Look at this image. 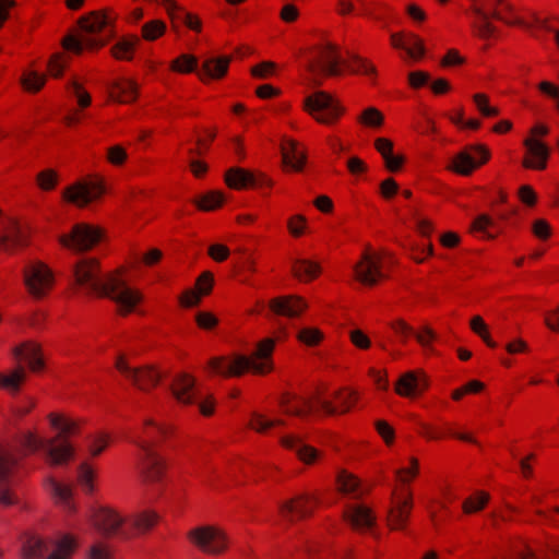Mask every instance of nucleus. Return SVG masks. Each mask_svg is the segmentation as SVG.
<instances>
[{
    "label": "nucleus",
    "mask_w": 559,
    "mask_h": 559,
    "mask_svg": "<svg viewBox=\"0 0 559 559\" xmlns=\"http://www.w3.org/2000/svg\"><path fill=\"white\" fill-rule=\"evenodd\" d=\"M76 284L88 293L107 297L115 301L121 314L132 312L141 301V294L128 286L118 275L104 276L97 260L86 258L79 261L74 267Z\"/></svg>",
    "instance_id": "f257e3e1"
},
{
    "label": "nucleus",
    "mask_w": 559,
    "mask_h": 559,
    "mask_svg": "<svg viewBox=\"0 0 559 559\" xmlns=\"http://www.w3.org/2000/svg\"><path fill=\"white\" fill-rule=\"evenodd\" d=\"M52 428L59 431V435L52 439H44L33 432H26L22 437V447L28 452L43 451L52 465H60L70 460L74 454V449L64 438L74 433L76 424L61 415L50 414L48 416Z\"/></svg>",
    "instance_id": "f03ea898"
},
{
    "label": "nucleus",
    "mask_w": 559,
    "mask_h": 559,
    "mask_svg": "<svg viewBox=\"0 0 559 559\" xmlns=\"http://www.w3.org/2000/svg\"><path fill=\"white\" fill-rule=\"evenodd\" d=\"M274 347V338H264L257 344L250 356L214 357L209 361V368L212 372L224 377H239L248 370L255 374H265L273 370Z\"/></svg>",
    "instance_id": "7ed1b4c3"
},
{
    "label": "nucleus",
    "mask_w": 559,
    "mask_h": 559,
    "mask_svg": "<svg viewBox=\"0 0 559 559\" xmlns=\"http://www.w3.org/2000/svg\"><path fill=\"white\" fill-rule=\"evenodd\" d=\"M95 530L106 538L129 539L138 533L150 530L157 521V515L144 512L132 518H124L110 509H99L92 518Z\"/></svg>",
    "instance_id": "20e7f679"
},
{
    "label": "nucleus",
    "mask_w": 559,
    "mask_h": 559,
    "mask_svg": "<svg viewBox=\"0 0 559 559\" xmlns=\"http://www.w3.org/2000/svg\"><path fill=\"white\" fill-rule=\"evenodd\" d=\"M112 19L99 12H92L79 20L80 27L84 35L78 37L73 34L67 35L62 40L66 50L81 53L84 48L93 49L105 45L108 36L97 37L94 35L107 31Z\"/></svg>",
    "instance_id": "39448f33"
},
{
    "label": "nucleus",
    "mask_w": 559,
    "mask_h": 559,
    "mask_svg": "<svg viewBox=\"0 0 559 559\" xmlns=\"http://www.w3.org/2000/svg\"><path fill=\"white\" fill-rule=\"evenodd\" d=\"M75 548V540L64 535L58 540L43 539L38 536H28L23 544V556L35 559L47 556V559H70Z\"/></svg>",
    "instance_id": "423d86ee"
},
{
    "label": "nucleus",
    "mask_w": 559,
    "mask_h": 559,
    "mask_svg": "<svg viewBox=\"0 0 559 559\" xmlns=\"http://www.w3.org/2000/svg\"><path fill=\"white\" fill-rule=\"evenodd\" d=\"M304 107L318 122L324 124L333 123L343 112L341 105L331 94L324 91H317L307 96L304 100Z\"/></svg>",
    "instance_id": "0eeeda50"
},
{
    "label": "nucleus",
    "mask_w": 559,
    "mask_h": 559,
    "mask_svg": "<svg viewBox=\"0 0 559 559\" xmlns=\"http://www.w3.org/2000/svg\"><path fill=\"white\" fill-rule=\"evenodd\" d=\"M187 537L198 549L213 556L223 554L228 545L226 534L212 525L197 526L188 532Z\"/></svg>",
    "instance_id": "6e6552de"
},
{
    "label": "nucleus",
    "mask_w": 559,
    "mask_h": 559,
    "mask_svg": "<svg viewBox=\"0 0 559 559\" xmlns=\"http://www.w3.org/2000/svg\"><path fill=\"white\" fill-rule=\"evenodd\" d=\"M23 277L28 293L36 299L45 297L55 283L51 270L40 261L29 262L23 270Z\"/></svg>",
    "instance_id": "1a4fd4ad"
},
{
    "label": "nucleus",
    "mask_w": 559,
    "mask_h": 559,
    "mask_svg": "<svg viewBox=\"0 0 559 559\" xmlns=\"http://www.w3.org/2000/svg\"><path fill=\"white\" fill-rule=\"evenodd\" d=\"M473 2L472 4V12L477 17V22L474 23V27L477 32V34L483 38H488L492 36L496 33L495 25L490 22V19H496L499 21H503L504 23L509 25H518L521 27H524L526 29H530V25L525 23L520 17L514 19H507L504 17L498 10L493 9L492 11H486L485 8L480 4H478L477 0H471Z\"/></svg>",
    "instance_id": "9d476101"
},
{
    "label": "nucleus",
    "mask_w": 559,
    "mask_h": 559,
    "mask_svg": "<svg viewBox=\"0 0 559 559\" xmlns=\"http://www.w3.org/2000/svg\"><path fill=\"white\" fill-rule=\"evenodd\" d=\"M102 239V230L87 224H76L68 235L59 237V242L74 251H87Z\"/></svg>",
    "instance_id": "9b49d317"
},
{
    "label": "nucleus",
    "mask_w": 559,
    "mask_h": 559,
    "mask_svg": "<svg viewBox=\"0 0 559 559\" xmlns=\"http://www.w3.org/2000/svg\"><path fill=\"white\" fill-rule=\"evenodd\" d=\"M548 128L543 124H537L531 129V138L524 140L530 158L524 159L523 166L533 169H545L547 159L550 154L549 147L542 141L537 140V135H546Z\"/></svg>",
    "instance_id": "f8f14e48"
},
{
    "label": "nucleus",
    "mask_w": 559,
    "mask_h": 559,
    "mask_svg": "<svg viewBox=\"0 0 559 559\" xmlns=\"http://www.w3.org/2000/svg\"><path fill=\"white\" fill-rule=\"evenodd\" d=\"M141 449L140 471L146 483H157L163 478L165 465L163 459L154 451L150 440H134Z\"/></svg>",
    "instance_id": "ddd939ff"
},
{
    "label": "nucleus",
    "mask_w": 559,
    "mask_h": 559,
    "mask_svg": "<svg viewBox=\"0 0 559 559\" xmlns=\"http://www.w3.org/2000/svg\"><path fill=\"white\" fill-rule=\"evenodd\" d=\"M105 193L103 183L98 180L78 181L63 191V199L80 207L99 199Z\"/></svg>",
    "instance_id": "4468645a"
},
{
    "label": "nucleus",
    "mask_w": 559,
    "mask_h": 559,
    "mask_svg": "<svg viewBox=\"0 0 559 559\" xmlns=\"http://www.w3.org/2000/svg\"><path fill=\"white\" fill-rule=\"evenodd\" d=\"M116 368L142 391L155 386L160 379L159 373L151 367H131L123 356L117 358Z\"/></svg>",
    "instance_id": "2eb2a0df"
},
{
    "label": "nucleus",
    "mask_w": 559,
    "mask_h": 559,
    "mask_svg": "<svg viewBox=\"0 0 559 559\" xmlns=\"http://www.w3.org/2000/svg\"><path fill=\"white\" fill-rule=\"evenodd\" d=\"M337 46L326 43L317 49V61L309 66L312 73L321 72L328 76H337L341 74Z\"/></svg>",
    "instance_id": "dca6fc26"
},
{
    "label": "nucleus",
    "mask_w": 559,
    "mask_h": 559,
    "mask_svg": "<svg viewBox=\"0 0 559 559\" xmlns=\"http://www.w3.org/2000/svg\"><path fill=\"white\" fill-rule=\"evenodd\" d=\"M16 462V457L11 452L0 449V503L4 506L15 503L12 485Z\"/></svg>",
    "instance_id": "f3484780"
},
{
    "label": "nucleus",
    "mask_w": 559,
    "mask_h": 559,
    "mask_svg": "<svg viewBox=\"0 0 559 559\" xmlns=\"http://www.w3.org/2000/svg\"><path fill=\"white\" fill-rule=\"evenodd\" d=\"M355 277L361 284L374 286L384 277L381 258L377 254L365 252L361 260L354 266Z\"/></svg>",
    "instance_id": "a211bd4d"
},
{
    "label": "nucleus",
    "mask_w": 559,
    "mask_h": 559,
    "mask_svg": "<svg viewBox=\"0 0 559 559\" xmlns=\"http://www.w3.org/2000/svg\"><path fill=\"white\" fill-rule=\"evenodd\" d=\"M490 157L489 151L483 145H472L469 150L460 152L453 160V170L468 176L480 164Z\"/></svg>",
    "instance_id": "6ab92c4d"
},
{
    "label": "nucleus",
    "mask_w": 559,
    "mask_h": 559,
    "mask_svg": "<svg viewBox=\"0 0 559 559\" xmlns=\"http://www.w3.org/2000/svg\"><path fill=\"white\" fill-rule=\"evenodd\" d=\"M2 225L3 231L0 233L1 251L11 253L16 248L27 243V234L15 218L8 217Z\"/></svg>",
    "instance_id": "aec40b11"
},
{
    "label": "nucleus",
    "mask_w": 559,
    "mask_h": 559,
    "mask_svg": "<svg viewBox=\"0 0 559 559\" xmlns=\"http://www.w3.org/2000/svg\"><path fill=\"white\" fill-rule=\"evenodd\" d=\"M170 389L177 402L183 405H191L200 399L195 389V379L188 373L177 374Z\"/></svg>",
    "instance_id": "412c9836"
},
{
    "label": "nucleus",
    "mask_w": 559,
    "mask_h": 559,
    "mask_svg": "<svg viewBox=\"0 0 559 559\" xmlns=\"http://www.w3.org/2000/svg\"><path fill=\"white\" fill-rule=\"evenodd\" d=\"M391 328L402 342L405 343L409 336H414L426 350L432 352L431 342L437 338V335L429 326L425 325L420 331L415 332L404 320L397 319L391 323Z\"/></svg>",
    "instance_id": "4be33fe9"
},
{
    "label": "nucleus",
    "mask_w": 559,
    "mask_h": 559,
    "mask_svg": "<svg viewBox=\"0 0 559 559\" xmlns=\"http://www.w3.org/2000/svg\"><path fill=\"white\" fill-rule=\"evenodd\" d=\"M413 508L412 496H397L388 511V523L391 530H404Z\"/></svg>",
    "instance_id": "5701e85b"
},
{
    "label": "nucleus",
    "mask_w": 559,
    "mask_h": 559,
    "mask_svg": "<svg viewBox=\"0 0 559 559\" xmlns=\"http://www.w3.org/2000/svg\"><path fill=\"white\" fill-rule=\"evenodd\" d=\"M428 386L424 373L408 371L400 377L395 384V391L401 396L414 397L421 394Z\"/></svg>",
    "instance_id": "b1692460"
},
{
    "label": "nucleus",
    "mask_w": 559,
    "mask_h": 559,
    "mask_svg": "<svg viewBox=\"0 0 559 559\" xmlns=\"http://www.w3.org/2000/svg\"><path fill=\"white\" fill-rule=\"evenodd\" d=\"M312 501H314V498L301 495L293 500L282 503L280 512L285 520L293 522L295 518L302 519L311 514L312 508L310 504Z\"/></svg>",
    "instance_id": "393cba45"
},
{
    "label": "nucleus",
    "mask_w": 559,
    "mask_h": 559,
    "mask_svg": "<svg viewBox=\"0 0 559 559\" xmlns=\"http://www.w3.org/2000/svg\"><path fill=\"white\" fill-rule=\"evenodd\" d=\"M213 287V275L211 272H204L197 281V288L186 290L180 297V302L185 307H194L199 305L201 295H207Z\"/></svg>",
    "instance_id": "a878e982"
},
{
    "label": "nucleus",
    "mask_w": 559,
    "mask_h": 559,
    "mask_svg": "<svg viewBox=\"0 0 559 559\" xmlns=\"http://www.w3.org/2000/svg\"><path fill=\"white\" fill-rule=\"evenodd\" d=\"M230 61L229 56L210 57L204 60L198 74L202 80L204 78L219 80L226 75Z\"/></svg>",
    "instance_id": "bb28decb"
},
{
    "label": "nucleus",
    "mask_w": 559,
    "mask_h": 559,
    "mask_svg": "<svg viewBox=\"0 0 559 559\" xmlns=\"http://www.w3.org/2000/svg\"><path fill=\"white\" fill-rule=\"evenodd\" d=\"M345 520L355 530H367L373 526L376 518L372 511L360 504L349 507L344 513Z\"/></svg>",
    "instance_id": "cd10ccee"
},
{
    "label": "nucleus",
    "mask_w": 559,
    "mask_h": 559,
    "mask_svg": "<svg viewBox=\"0 0 559 559\" xmlns=\"http://www.w3.org/2000/svg\"><path fill=\"white\" fill-rule=\"evenodd\" d=\"M13 355L16 359H25L32 371H39L44 367L40 356L39 345L27 341L13 348Z\"/></svg>",
    "instance_id": "c85d7f7f"
},
{
    "label": "nucleus",
    "mask_w": 559,
    "mask_h": 559,
    "mask_svg": "<svg viewBox=\"0 0 559 559\" xmlns=\"http://www.w3.org/2000/svg\"><path fill=\"white\" fill-rule=\"evenodd\" d=\"M282 158L285 166L293 170L300 171L306 162V155L298 148L296 141L287 139L281 146Z\"/></svg>",
    "instance_id": "c756f323"
},
{
    "label": "nucleus",
    "mask_w": 559,
    "mask_h": 559,
    "mask_svg": "<svg viewBox=\"0 0 559 559\" xmlns=\"http://www.w3.org/2000/svg\"><path fill=\"white\" fill-rule=\"evenodd\" d=\"M282 444L296 452L299 460L306 464H312L319 457V452L314 448L306 444L300 438L287 436L282 438Z\"/></svg>",
    "instance_id": "7c9ffc66"
},
{
    "label": "nucleus",
    "mask_w": 559,
    "mask_h": 559,
    "mask_svg": "<svg viewBox=\"0 0 559 559\" xmlns=\"http://www.w3.org/2000/svg\"><path fill=\"white\" fill-rule=\"evenodd\" d=\"M281 405L284 407L285 413L298 417H305L313 412L312 401L305 397H297L289 393H285L281 399Z\"/></svg>",
    "instance_id": "2f4dec72"
},
{
    "label": "nucleus",
    "mask_w": 559,
    "mask_h": 559,
    "mask_svg": "<svg viewBox=\"0 0 559 559\" xmlns=\"http://www.w3.org/2000/svg\"><path fill=\"white\" fill-rule=\"evenodd\" d=\"M138 96V85L131 80H119L111 84L109 97L119 103H130Z\"/></svg>",
    "instance_id": "473e14b6"
},
{
    "label": "nucleus",
    "mask_w": 559,
    "mask_h": 559,
    "mask_svg": "<svg viewBox=\"0 0 559 559\" xmlns=\"http://www.w3.org/2000/svg\"><path fill=\"white\" fill-rule=\"evenodd\" d=\"M305 308V301L298 297H281L271 302V309L275 313L290 318L299 316Z\"/></svg>",
    "instance_id": "72a5a7b5"
},
{
    "label": "nucleus",
    "mask_w": 559,
    "mask_h": 559,
    "mask_svg": "<svg viewBox=\"0 0 559 559\" xmlns=\"http://www.w3.org/2000/svg\"><path fill=\"white\" fill-rule=\"evenodd\" d=\"M391 43L393 47L406 50L408 56L413 59H419L424 56L425 50L423 41L415 35L411 34L404 38L400 34H393L391 36Z\"/></svg>",
    "instance_id": "f704fd0d"
},
{
    "label": "nucleus",
    "mask_w": 559,
    "mask_h": 559,
    "mask_svg": "<svg viewBox=\"0 0 559 559\" xmlns=\"http://www.w3.org/2000/svg\"><path fill=\"white\" fill-rule=\"evenodd\" d=\"M376 148L384 159L385 167L390 171H397L403 165V157L393 154V143L389 139L379 138L376 140Z\"/></svg>",
    "instance_id": "c9c22d12"
},
{
    "label": "nucleus",
    "mask_w": 559,
    "mask_h": 559,
    "mask_svg": "<svg viewBox=\"0 0 559 559\" xmlns=\"http://www.w3.org/2000/svg\"><path fill=\"white\" fill-rule=\"evenodd\" d=\"M163 4L165 5V8L173 21H175V20L181 21L189 28H191L195 32L201 31V21L197 16L192 15L191 13L186 12L174 0H163Z\"/></svg>",
    "instance_id": "e433bc0d"
},
{
    "label": "nucleus",
    "mask_w": 559,
    "mask_h": 559,
    "mask_svg": "<svg viewBox=\"0 0 559 559\" xmlns=\"http://www.w3.org/2000/svg\"><path fill=\"white\" fill-rule=\"evenodd\" d=\"M334 397L340 400V411L335 405L332 404L331 401L321 399L319 395L316 397L318 406L323 411L324 414L335 415L337 413L348 412L353 401L355 400V392H348L347 394H343L342 392H335Z\"/></svg>",
    "instance_id": "4c0bfd02"
},
{
    "label": "nucleus",
    "mask_w": 559,
    "mask_h": 559,
    "mask_svg": "<svg viewBox=\"0 0 559 559\" xmlns=\"http://www.w3.org/2000/svg\"><path fill=\"white\" fill-rule=\"evenodd\" d=\"M226 183L234 189H245L255 185L253 174L242 168H230L226 173Z\"/></svg>",
    "instance_id": "58836bf2"
},
{
    "label": "nucleus",
    "mask_w": 559,
    "mask_h": 559,
    "mask_svg": "<svg viewBox=\"0 0 559 559\" xmlns=\"http://www.w3.org/2000/svg\"><path fill=\"white\" fill-rule=\"evenodd\" d=\"M25 369L21 366L9 374L0 373V388H4L12 393H17L20 385L25 380Z\"/></svg>",
    "instance_id": "ea45409f"
},
{
    "label": "nucleus",
    "mask_w": 559,
    "mask_h": 559,
    "mask_svg": "<svg viewBox=\"0 0 559 559\" xmlns=\"http://www.w3.org/2000/svg\"><path fill=\"white\" fill-rule=\"evenodd\" d=\"M292 271L299 280H312L320 273V266L308 260H296Z\"/></svg>",
    "instance_id": "a19ab883"
},
{
    "label": "nucleus",
    "mask_w": 559,
    "mask_h": 559,
    "mask_svg": "<svg viewBox=\"0 0 559 559\" xmlns=\"http://www.w3.org/2000/svg\"><path fill=\"white\" fill-rule=\"evenodd\" d=\"M50 490L59 503L63 504L64 508L72 510V487L69 485L60 484L58 481H50Z\"/></svg>",
    "instance_id": "79ce46f5"
},
{
    "label": "nucleus",
    "mask_w": 559,
    "mask_h": 559,
    "mask_svg": "<svg viewBox=\"0 0 559 559\" xmlns=\"http://www.w3.org/2000/svg\"><path fill=\"white\" fill-rule=\"evenodd\" d=\"M283 425V420L281 419H269L265 416H263L260 413L254 412L251 416V420L249 423V426L258 431V432H264L267 429Z\"/></svg>",
    "instance_id": "37998d69"
},
{
    "label": "nucleus",
    "mask_w": 559,
    "mask_h": 559,
    "mask_svg": "<svg viewBox=\"0 0 559 559\" xmlns=\"http://www.w3.org/2000/svg\"><path fill=\"white\" fill-rule=\"evenodd\" d=\"M337 484L340 490L344 493H356L360 487L359 480L345 471L338 473Z\"/></svg>",
    "instance_id": "c03bdc74"
},
{
    "label": "nucleus",
    "mask_w": 559,
    "mask_h": 559,
    "mask_svg": "<svg viewBox=\"0 0 559 559\" xmlns=\"http://www.w3.org/2000/svg\"><path fill=\"white\" fill-rule=\"evenodd\" d=\"M350 62L348 63V69L353 73H362L366 75H374L376 68L366 59L357 55H350Z\"/></svg>",
    "instance_id": "a18cd8bd"
},
{
    "label": "nucleus",
    "mask_w": 559,
    "mask_h": 559,
    "mask_svg": "<svg viewBox=\"0 0 559 559\" xmlns=\"http://www.w3.org/2000/svg\"><path fill=\"white\" fill-rule=\"evenodd\" d=\"M166 29V25L160 20H153L142 26V35L146 40H154L162 36Z\"/></svg>",
    "instance_id": "49530a36"
},
{
    "label": "nucleus",
    "mask_w": 559,
    "mask_h": 559,
    "mask_svg": "<svg viewBox=\"0 0 559 559\" xmlns=\"http://www.w3.org/2000/svg\"><path fill=\"white\" fill-rule=\"evenodd\" d=\"M489 501V495L485 492H478L476 497L467 498L463 503V510L465 513H474L483 510Z\"/></svg>",
    "instance_id": "de8ad7c7"
},
{
    "label": "nucleus",
    "mask_w": 559,
    "mask_h": 559,
    "mask_svg": "<svg viewBox=\"0 0 559 559\" xmlns=\"http://www.w3.org/2000/svg\"><path fill=\"white\" fill-rule=\"evenodd\" d=\"M22 84L28 92H38L46 82V76L35 71L27 72L22 78Z\"/></svg>",
    "instance_id": "09e8293b"
},
{
    "label": "nucleus",
    "mask_w": 559,
    "mask_h": 559,
    "mask_svg": "<svg viewBox=\"0 0 559 559\" xmlns=\"http://www.w3.org/2000/svg\"><path fill=\"white\" fill-rule=\"evenodd\" d=\"M108 443L109 437L99 433L88 438L86 448L92 456H97L107 448Z\"/></svg>",
    "instance_id": "8fccbe9b"
},
{
    "label": "nucleus",
    "mask_w": 559,
    "mask_h": 559,
    "mask_svg": "<svg viewBox=\"0 0 559 559\" xmlns=\"http://www.w3.org/2000/svg\"><path fill=\"white\" fill-rule=\"evenodd\" d=\"M471 329L483 338L487 346L491 348L497 347V343L490 338L487 332V324L484 322L481 317L475 316L472 318Z\"/></svg>",
    "instance_id": "3c124183"
},
{
    "label": "nucleus",
    "mask_w": 559,
    "mask_h": 559,
    "mask_svg": "<svg viewBox=\"0 0 559 559\" xmlns=\"http://www.w3.org/2000/svg\"><path fill=\"white\" fill-rule=\"evenodd\" d=\"M491 226H495L492 218L487 214H480L473 221L472 229L476 233H481L485 238L493 239L495 235L487 230Z\"/></svg>",
    "instance_id": "603ef678"
},
{
    "label": "nucleus",
    "mask_w": 559,
    "mask_h": 559,
    "mask_svg": "<svg viewBox=\"0 0 559 559\" xmlns=\"http://www.w3.org/2000/svg\"><path fill=\"white\" fill-rule=\"evenodd\" d=\"M138 41L139 39L134 38L117 43L112 48L114 57L117 59H130Z\"/></svg>",
    "instance_id": "864d4df0"
},
{
    "label": "nucleus",
    "mask_w": 559,
    "mask_h": 559,
    "mask_svg": "<svg viewBox=\"0 0 559 559\" xmlns=\"http://www.w3.org/2000/svg\"><path fill=\"white\" fill-rule=\"evenodd\" d=\"M198 59L190 55H181L173 62V69L179 72L190 73L197 70Z\"/></svg>",
    "instance_id": "5fc2aeb1"
},
{
    "label": "nucleus",
    "mask_w": 559,
    "mask_h": 559,
    "mask_svg": "<svg viewBox=\"0 0 559 559\" xmlns=\"http://www.w3.org/2000/svg\"><path fill=\"white\" fill-rule=\"evenodd\" d=\"M359 121L369 127H380L383 122V115L374 107H368L359 117Z\"/></svg>",
    "instance_id": "6e6d98bb"
},
{
    "label": "nucleus",
    "mask_w": 559,
    "mask_h": 559,
    "mask_svg": "<svg viewBox=\"0 0 559 559\" xmlns=\"http://www.w3.org/2000/svg\"><path fill=\"white\" fill-rule=\"evenodd\" d=\"M79 483L86 492L93 490L94 472L87 463H82L78 474Z\"/></svg>",
    "instance_id": "4d7b16f0"
},
{
    "label": "nucleus",
    "mask_w": 559,
    "mask_h": 559,
    "mask_svg": "<svg viewBox=\"0 0 559 559\" xmlns=\"http://www.w3.org/2000/svg\"><path fill=\"white\" fill-rule=\"evenodd\" d=\"M223 200L224 198L222 193L210 192L200 199L198 206L204 211H212L218 207L223 203Z\"/></svg>",
    "instance_id": "13d9d810"
},
{
    "label": "nucleus",
    "mask_w": 559,
    "mask_h": 559,
    "mask_svg": "<svg viewBox=\"0 0 559 559\" xmlns=\"http://www.w3.org/2000/svg\"><path fill=\"white\" fill-rule=\"evenodd\" d=\"M111 551L109 545L104 540L95 542L88 552V559H110Z\"/></svg>",
    "instance_id": "bf43d9fd"
},
{
    "label": "nucleus",
    "mask_w": 559,
    "mask_h": 559,
    "mask_svg": "<svg viewBox=\"0 0 559 559\" xmlns=\"http://www.w3.org/2000/svg\"><path fill=\"white\" fill-rule=\"evenodd\" d=\"M298 338L306 345L314 346L322 340V333L314 328H305L299 331Z\"/></svg>",
    "instance_id": "052dcab7"
},
{
    "label": "nucleus",
    "mask_w": 559,
    "mask_h": 559,
    "mask_svg": "<svg viewBox=\"0 0 559 559\" xmlns=\"http://www.w3.org/2000/svg\"><path fill=\"white\" fill-rule=\"evenodd\" d=\"M57 173L51 169H46L37 175V182L40 189L51 190L57 185Z\"/></svg>",
    "instance_id": "680f3d73"
},
{
    "label": "nucleus",
    "mask_w": 559,
    "mask_h": 559,
    "mask_svg": "<svg viewBox=\"0 0 559 559\" xmlns=\"http://www.w3.org/2000/svg\"><path fill=\"white\" fill-rule=\"evenodd\" d=\"M473 99L477 109L485 117H493L498 115V109L489 106L488 97L485 94H475Z\"/></svg>",
    "instance_id": "e2e57ef3"
},
{
    "label": "nucleus",
    "mask_w": 559,
    "mask_h": 559,
    "mask_svg": "<svg viewBox=\"0 0 559 559\" xmlns=\"http://www.w3.org/2000/svg\"><path fill=\"white\" fill-rule=\"evenodd\" d=\"M71 92L76 97L78 103L81 107H87L91 103L90 94L83 90L78 82H72L70 86Z\"/></svg>",
    "instance_id": "0e129e2a"
},
{
    "label": "nucleus",
    "mask_w": 559,
    "mask_h": 559,
    "mask_svg": "<svg viewBox=\"0 0 559 559\" xmlns=\"http://www.w3.org/2000/svg\"><path fill=\"white\" fill-rule=\"evenodd\" d=\"M418 473V461L411 459V467L400 468L396 471V476L403 483L409 481L411 478L415 477Z\"/></svg>",
    "instance_id": "69168bd1"
},
{
    "label": "nucleus",
    "mask_w": 559,
    "mask_h": 559,
    "mask_svg": "<svg viewBox=\"0 0 559 559\" xmlns=\"http://www.w3.org/2000/svg\"><path fill=\"white\" fill-rule=\"evenodd\" d=\"M66 68L60 53L53 55L48 63V70L51 76L59 78Z\"/></svg>",
    "instance_id": "338daca9"
},
{
    "label": "nucleus",
    "mask_w": 559,
    "mask_h": 559,
    "mask_svg": "<svg viewBox=\"0 0 559 559\" xmlns=\"http://www.w3.org/2000/svg\"><path fill=\"white\" fill-rule=\"evenodd\" d=\"M376 429L388 444H391L393 442L394 430L386 421L378 420L376 423Z\"/></svg>",
    "instance_id": "774afa93"
}]
</instances>
